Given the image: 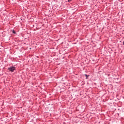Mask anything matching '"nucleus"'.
Listing matches in <instances>:
<instances>
[{"label":"nucleus","instance_id":"4","mask_svg":"<svg viewBox=\"0 0 124 124\" xmlns=\"http://www.w3.org/2000/svg\"><path fill=\"white\" fill-rule=\"evenodd\" d=\"M72 0H68V1L69 2V1H71Z\"/></svg>","mask_w":124,"mask_h":124},{"label":"nucleus","instance_id":"2","mask_svg":"<svg viewBox=\"0 0 124 124\" xmlns=\"http://www.w3.org/2000/svg\"><path fill=\"white\" fill-rule=\"evenodd\" d=\"M84 76L86 77V79H88V77H90V75H88L87 74H85Z\"/></svg>","mask_w":124,"mask_h":124},{"label":"nucleus","instance_id":"3","mask_svg":"<svg viewBox=\"0 0 124 124\" xmlns=\"http://www.w3.org/2000/svg\"><path fill=\"white\" fill-rule=\"evenodd\" d=\"M13 33H14V34L16 33V31L14 30H13Z\"/></svg>","mask_w":124,"mask_h":124},{"label":"nucleus","instance_id":"1","mask_svg":"<svg viewBox=\"0 0 124 124\" xmlns=\"http://www.w3.org/2000/svg\"><path fill=\"white\" fill-rule=\"evenodd\" d=\"M16 70V68L14 66H11L8 68V70L10 72H14V70Z\"/></svg>","mask_w":124,"mask_h":124}]
</instances>
